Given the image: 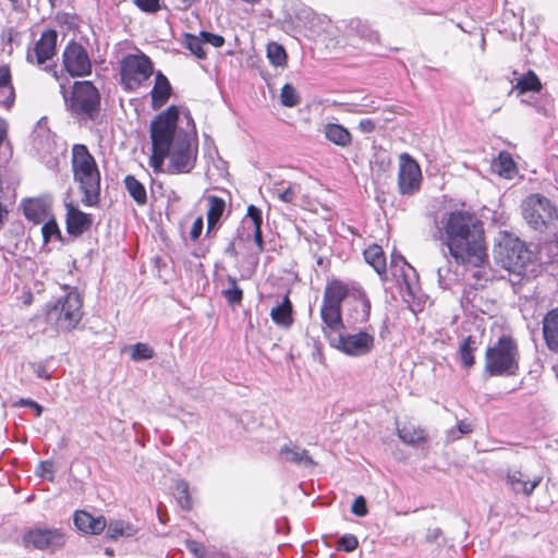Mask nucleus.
<instances>
[{"label":"nucleus","mask_w":558,"mask_h":558,"mask_svg":"<svg viewBox=\"0 0 558 558\" xmlns=\"http://www.w3.org/2000/svg\"><path fill=\"white\" fill-rule=\"evenodd\" d=\"M153 153L149 166L155 173L163 172V161L169 160L171 173H189L197 157V135L190 112L182 118L179 109L170 106L150 123Z\"/></svg>","instance_id":"obj_1"},{"label":"nucleus","mask_w":558,"mask_h":558,"mask_svg":"<svg viewBox=\"0 0 558 558\" xmlns=\"http://www.w3.org/2000/svg\"><path fill=\"white\" fill-rule=\"evenodd\" d=\"M436 238L457 265L481 267L487 262L483 223L469 210L445 213L436 221Z\"/></svg>","instance_id":"obj_2"},{"label":"nucleus","mask_w":558,"mask_h":558,"mask_svg":"<svg viewBox=\"0 0 558 558\" xmlns=\"http://www.w3.org/2000/svg\"><path fill=\"white\" fill-rule=\"evenodd\" d=\"M72 169L74 180L84 195L82 203L86 206L97 205L100 197V172L85 145L73 146Z\"/></svg>","instance_id":"obj_3"},{"label":"nucleus","mask_w":558,"mask_h":558,"mask_svg":"<svg viewBox=\"0 0 558 558\" xmlns=\"http://www.w3.org/2000/svg\"><path fill=\"white\" fill-rule=\"evenodd\" d=\"M519 350L512 338L504 336L488 347L485 369L490 376H512L519 369Z\"/></svg>","instance_id":"obj_4"},{"label":"nucleus","mask_w":558,"mask_h":558,"mask_svg":"<svg viewBox=\"0 0 558 558\" xmlns=\"http://www.w3.org/2000/svg\"><path fill=\"white\" fill-rule=\"evenodd\" d=\"M348 288L339 280L330 281L324 292L320 317L326 336L336 335L342 328L341 304Z\"/></svg>","instance_id":"obj_5"},{"label":"nucleus","mask_w":558,"mask_h":558,"mask_svg":"<svg viewBox=\"0 0 558 558\" xmlns=\"http://www.w3.org/2000/svg\"><path fill=\"white\" fill-rule=\"evenodd\" d=\"M154 74V64L142 51L128 53L120 60L121 85L125 90L134 92Z\"/></svg>","instance_id":"obj_6"},{"label":"nucleus","mask_w":558,"mask_h":558,"mask_svg":"<svg viewBox=\"0 0 558 558\" xmlns=\"http://www.w3.org/2000/svg\"><path fill=\"white\" fill-rule=\"evenodd\" d=\"M82 298L77 291H70L47 311V319L58 329L70 331L81 322Z\"/></svg>","instance_id":"obj_7"},{"label":"nucleus","mask_w":558,"mask_h":558,"mask_svg":"<svg viewBox=\"0 0 558 558\" xmlns=\"http://www.w3.org/2000/svg\"><path fill=\"white\" fill-rule=\"evenodd\" d=\"M495 259L502 268L521 275L532 260V252L517 238H505L494 251Z\"/></svg>","instance_id":"obj_8"},{"label":"nucleus","mask_w":558,"mask_h":558,"mask_svg":"<svg viewBox=\"0 0 558 558\" xmlns=\"http://www.w3.org/2000/svg\"><path fill=\"white\" fill-rule=\"evenodd\" d=\"M525 221L535 230H543L558 218L556 207L549 199L539 195H530L522 205Z\"/></svg>","instance_id":"obj_9"},{"label":"nucleus","mask_w":558,"mask_h":558,"mask_svg":"<svg viewBox=\"0 0 558 558\" xmlns=\"http://www.w3.org/2000/svg\"><path fill=\"white\" fill-rule=\"evenodd\" d=\"M331 347L350 356H362L368 354L375 343L373 332L368 330L359 331L356 333H336L328 336Z\"/></svg>","instance_id":"obj_10"},{"label":"nucleus","mask_w":558,"mask_h":558,"mask_svg":"<svg viewBox=\"0 0 558 558\" xmlns=\"http://www.w3.org/2000/svg\"><path fill=\"white\" fill-rule=\"evenodd\" d=\"M65 104L70 110L75 113H90L99 104V95L90 82H76L73 86L71 97L68 98L64 93V86L61 85Z\"/></svg>","instance_id":"obj_11"},{"label":"nucleus","mask_w":558,"mask_h":558,"mask_svg":"<svg viewBox=\"0 0 558 558\" xmlns=\"http://www.w3.org/2000/svg\"><path fill=\"white\" fill-rule=\"evenodd\" d=\"M23 543L26 547L54 551L65 543V535L59 529L34 527L25 532Z\"/></svg>","instance_id":"obj_12"},{"label":"nucleus","mask_w":558,"mask_h":558,"mask_svg":"<svg viewBox=\"0 0 558 558\" xmlns=\"http://www.w3.org/2000/svg\"><path fill=\"white\" fill-rule=\"evenodd\" d=\"M422 172L418 163L407 153L399 157L398 186L403 195H412L418 191Z\"/></svg>","instance_id":"obj_13"},{"label":"nucleus","mask_w":558,"mask_h":558,"mask_svg":"<svg viewBox=\"0 0 558 558\" xmlns=\"http://www.w3.org/2000/svg\"><path fill=\"white\" fill-rule=\"evenodd\" d=\"M63 66L73 77L86 76L92 73V61L86 49L77 44L70 43L63 51Z\"/></svg>","instance_id":"obj_14"},{"label":"nucleus","mask_w":558,"mask_h":558,"mask_svg":"<svg viewBox=\"0 0 558 558\" xmlns=\"http://www.w3.org/2000/svg\"><path fill=\"white\" fill-rule=\"evenodd\" d=\"M543 481L541 474H529L521 469L511 468L507 471L506 483L512 493L530 497Z\"/></svg>","instance_id":"obj_15"},{"label":"nucleus","mask_w":558,"mask_h":558,"mask_svg":"<svg viewBox=\"0 0 558 558\" xmlns=\"http://www.w3.org/2000/svg\"><path fill=\"white\" fill-rule=\"evenodd\" d=\"M270 194L278 201L294 206L305 207L307 197L302 194L301 184L286 180L275 181L270 189Z\"/></svg>","instance_id":"obj_16"},{"label":"nucleus","mask_w":558,"mask_h":558,"mask_svg":"<svg viewBox=\"0 0 558 558\" xmlns=\"http://www.w3.org/2000/svg\"><path fill=\"white\" fill-rule=\"evenodd\" d=\"M57 32L53 29L45 31L33 49L27 52V61L31 63L43 64L51 59L56 52Z\"/></svg>","instance_id":"obj_17"},{"label":"nucleus","mask_w":558,"mask_h":558,"mask_svg":"<svg viewBox=\"0 0 558 558\" xmlns=\"http://www.w3.org/2000/svg\"><path fill=\"white\" fill-rule=\"evenodd\" d=\"M66 208V229L72 235H80L87 231L92 226V218L89 215L81 211L72 201H64Z\"/></svg>","instance_id":"obj_18"},{"label":"nucleus","mask_w":558,"mask_h":558,"mask_svg":"<svg viewBox=\"0 0 558 558\" xmlns=\"http://www.w3.org/2000/svg\"><path fill=\"white\" fill-rule=\"evenodd\" d=\"M262 223V210L254 205H250L247 207L246 217L242 221V227L244 230H247V234L245 235V238L250 239L251 236H253L260 252L264 250Z\"/></svg>","instance_id":"obj_19"},{"label":"nucleus","mask_w":558,"mask_h":558,"mask_svg":"<svg viewBox=\"0 0 558 558\" xmlns=\"http://www.w3.org/2000/svg\"><path fill=\"white\" fill-rule=\"evenodd\" d=\"M390 267L392 269L393 277H396L398 281L402 280L405 288L412 292L416 280L415 269L408 264L404 257L400 254H392Z\"/></svg>","instance_id":"obj_20"},{"label":"nucleus","mask_w":558,"mask_h":558,"mask_svg":"<svg viewBox=\"0 0 558 558\" xmlns=\"http://www.w3.org/2000/svg\"><path fill=\"white\" fill-rule=\"evenodd\" d=\"M74 524L81 532L87 534H100L107 526L105 517H93L86 511H76L74 514Z\"/></svg>","instance_id":"obj_21"},{"label":"nucleus","mask_w":558,"mask_h":558,"mask_svg":"<svg viewBox=\"0 0 558 558\" xmlns=\"http://www.w3.org/2000/svg\"><path fill=\"white\" fill-rule=\"evenodd\" d=\"M15 90L9 65H0V107L9 110L14 105Z\"/></svg>","instance_id":"obj_22"},{"label":"nucleus","mask_w":558,"mask_h":558,"mask_svg":"<svg viewBox=\"0 0 558 558\" xmlns=\"http://www.w3.org/2000/svg\"><path fill=\"white\" fill-rule=\"evenodd\" d=\"M543 335L547 348L558 354V307L548 312L544 317Z\"/></svg>","instance_id":"obj_23"},{"label":"nucleus","mask_w":558,"mask_h":558,"mask_svg":"<svg viewBox=\"0 0 558 558\" xmlns=\"http://www.w3.org/2000/svg\"><path fill=\"white\" fill-rule=\"evenodd\" d=\"M171 85L166 75L161 72H157L155 75L154 87L150 92L151 95V106L154 109H159L162 107L171 96Z\"/></svg>","instance_id":"obj_24"},{"label":"nucleus","mask_w":558,"mask_h":558,"mask_svg":"<svg viewBox=\"0 0 558 558\" xmlns=\"http://www.w3.org/2000/svg\"><path fill=\"white\" fill-rule=\"evenodd\" d=\"M325 137L340 147H348L352 144V135L348 129L338 123H326L323 128Z\"/></svg>","instance_id":"obj_25"},{"label":"nucleus","mask_w":558,"mask_h":558,"mask_svg":"<svg viewBox=\"0 0 558 558\" xmlns=\"http://www.w3.org/2000/svg\"><path fill=\"white\" fill-rule=\"evenodd\" d=\"M308 28L315 36L324 39H331L337 35L336 25L326 16L313 14L308 21Z\"/></svg>","instance_id":"obj_26"},{"label":"nucleus","mask_w":558,"mask_h":558,"mask_svg":"<svg viewBox=\"0 0 558 558\" xmlns=\"http://www.w3.org/2000/svg\"><path fill=\"white\" fill-rule=\"evenodd\" d=\"M270 317L275 324L283 328H289L292 325V304L288 295L283 298L281 303L271 308Z\"/></svg>","instance_id":"obj_27"},{"label":"nucleus","mask_w":558,"mask_h":558,"mask_svg":"<svg viewBox=\"0 0 558 558\" xmlns=\"http://www.w3.org/2000/svg\"><path fill=\"white\" fill-rule=\"evenodd\" d=\"M280 454L283 460L299 465L312 466L314 462L305 449L298 446L286 445L281 448Z\"/></svg>","instance_id":"obj_28"},{"label":"nucleus","mask_w":558,"mask_h":558,"mask_svg":"<svg viewBox=\"0 0 558 558\" xmlns=\"http://www.w3.org/2000/svg\"><path fill=\"white\" fill-rule=\"evenodd\" d=\"M492 167L494 172L506 179H512L517 174L515 163L509 153L501 151Z\"/></svg>","instance_id":"obj_29"},{"label":"nucleus","mask_w":558,"mask_h":558,"mask_svg":"<svg viewBox=\"0 0 558 558\" xmlns=\"http://www.w3.org/2000/svg\"><path fill=\"white\" fill-rule=\"evenodd\" d=\"M365 262L371 265L375 271L383 276L386 272V257L381 246L371 245L364 251Z\"/></svg>","instance_id":"obj_30"},{"label":"nucleus","mask_w":558,"mask_h":558,"mask_svg":"<svg viewBox=\"0 0 558 558\" xmlns=\"http://www.w3.org/2000/svg\"><path fill=\"white\" fill-rule=\"evenodd\" d=\"M208 203V210H207V225H208V231H210L216 223L221 218L225 209H226V203L222 198L209 195L207 197Z\"/></svg>","instance_id":"obj_31"},{"label":"nucleus","mask_w":558,"mask_h":558,"mask_svg":"<svg viewBox=\"0 0 558 558\" xmlns=\"http://www.w3.org/2000/svg\"><path fill=\"white\" fill-rule=\"evenodd\" d=\"M399 438L408 445H417L426 440V433L420 426L407 424L398 428Z\"/></svg>","instance_id":"obj_32"},{"label":"nucleus","mask_w":558,"mask_h":558,"mask_svg":"<svg viewBox=\"0 0 558 558\" xmlns=\"http://www.w3.org/2000/svg\"><path fill=\"white\" fill-rule=\"evenodd\" d=\"M183 46L197 59H205L207 51L204 48V39L199 35L184 34L182 38Z\"/></svg>","instance_id":"obj_33"},{"label":"nucleus","mask_w":558,"mask_h":558,"mask_svg":"<svg viewBox=\"0 0 558 558\" xmlns=\"http://www.w3.org/2000/svg\"><path fill=\"white\" fill-rule=\"evenodd\" d=\"M124 183L129 194L138 205L146 204V190L137 179H135L133 175H126L124 179Z\"/></svg>","instance_id":"obj_34"},{"label":"nucleus","mask_w":558,"mask_h":558,"mask_svg":"<svg viewBox=\"0 0 558 558\" xmlns=\"http://www.w3.org/2000/svg\"><path fill=\"white\" fill-rule=\"evenodd\" d=\"M136 533L134 526L121 520L111 521L108 524L107 536L117 539L120 536L130 537Z\"/></svg>","instance_id":"obj_35"},{"label":"nucleus","mask_w":558,"mask_h":558,"mask_svg":"<svg viewBox=\"0 0 558 558\" xmlns=\"http://www.w3.org/2000/svg\"><path fill=\"white\" fill-rule=\"evenodd\" d=\"M514 88L518 89L520 94L539 92L542 89V83L533 71H529L518 81Z\"/></svg>","instance_id":"obj_36"},{"label":"nucleus","mask_w":558,"mask_h":558,"mask_svg":"<svg viewBox=\"0 0 558 558\" xmlns=\"http://www.w3.org/2000/svg\"><path fill=\"white\" fill-rule=\"evenodd\" d=\"M267 58L275 66H284L287 63L286 50L277 43H270L267 45Z\"/></svg>","instance_id":"obj_37"},{"label":"nucleus","mask_w":558,"mask_h":558,"mask_svg":"<svg viewBox=\"0 0 558 558\" xmlns=\"http://www.w3.org/2000/svg\"><path fill=\"white\" fill-rule=\"evenodd\" d=\"M438 283L441 288L448 289L458 281V275L451 270L450 262L437 269Z\"/></svg>","instance_id":"obj_38"},{"label":"nucleus","mask_w":558,"mask_h":558,"mask_svg":"<svg viewBox=\"0 0 558 558\" xmlns=\"http://www.w3.org/2000/svg\"><path fill=\"white\" fill-rule=\"evenodd\" d=\"M175 497L180 507L184 510H191L192 499L190 496V487L187 482L178 481L175 483Z\"/></svg>","instance_id":"obj_39"},{"label":"nucleus","mask_w":558,"mask_h":558,"mask_svg":"<svg viewBox=\"0 0 558 558\" xmlns=\"http://www.w3.org/2000/svg\"><path fill=\"white\" fill-rule=\"evenodd\" d=\"M33 140L38 148H44L50 142V131L47 126L46 120L38 121L36 128L33 131Z\"/></svg>","instance_id":"obj_40"},{"label":"nucleus","mask_w":558,"mask_h":558,"mask_svg":"<svg viewBox=\"0 0 558 558\" xmlns=\"http://www.w3.org/2000/svg\"><path fill=\"white\" fill-rule=\"evenodd\" d=\"M24 214L27 219L39 223L41 222V216L45 215V208L39 201L29 199L24 204Z\"/></svg>","instance_id":"obj_41"},{"label":"nucleus","mask_w":558,"mask_h":558,"mask_svg":"<svg viewBox=\"0 0 558 558\" xmlns=\"http://www.w3.org/2000/svg\"><path fill=\"white\" fill-rule=\"evenodd\" d=\"M131 359L135 362L154 357L155 351L147 343L138 342L130 347Z\"/></svg>","instance_id":"obj_42"},{"label":"nucleus","mask_w":558,"mask_h":558,"mask_svg":"<svg viewBox=\"0 0 558 558\" xmlns=\"http://www.w3.org/2000/svg\"><path fill=\"white\" fill-rule=\"evenodd\" d=\"M476 349V341L472 337H468L460 347V356L462 363L470 367L474 364L473 351Z\"/></svg>","instance_id":"obj_43"},{"label":"nucleus","mask_w":558,"mask_h":558,"mask_svg":"<svg viewBox=\"0 0 558 558\" xmlns=\"http://www.w3.org/2000/svg\"><path fill=\"white\" fill-rule=\"evenodd\" d=\"M280 100L286 107H294L300 102V97L292 85L286 84L281 89Z\"/></svg>","instance_id":"obj_44"},{"label":"nucleus","mask_w":558,"mask_h":558,"mask_svg":"<svg viewBox=\"0 0 558 558\" xmlns=\"http://www.w3.org/2000/svg\"><path fill=\"white\" fill-rule=\"evenodd\" d=\"M33 373L41 379L49 380L52 377V371H50L48 362H31L29 364Z\"/></svg>","instance_id":"obj_45"},{"label":"nucleus","mask_w":558,"mask_h":558,"mask_svg":"<svg viewBox=\"0 0 558 558\" xmlns=\"http://www.w3.org/2000/svg\"><path fill=\"white\" fill-rule=\"evenodd\" d=\"M41 232L45 242L50 241L52 238L61 239L59 227L53 218L44 223Z\"/></svg>","instance_id":"obj_46"},{"label":"nucleus","mask_w":558,"mask_h":558,"mask_svg":"<svg viewBox=\"0 0 558 558\" xmlns=\"http://www.w3.org/2000/svg\"><path fill=\"white\" fill-rule=\"evenodd\" d=\"M56 469L52 461H43L36 469V474L39 477L48 480L49 482H53L54 480Z\"/></svg>","instance_id":"obj_47"},{"label":"nucleus","mask_w":558,"mask_h":558,"mask_svg":"<svg viewBox=\"0 0 558 558\" xmlns=\"http://www.w3.org/2000/svg\"><path fill=\"white\" fill-rule=\"evenodd\" d=\"M229 283L230 287L223 291V295L229 303H239L242 300V290L233 278L229 279Z\"/></svg>","instance_id":"obj_48"},{"label":"nucleus","mask_w":558,"mask_h":558,"mask_svg":"<svg viewBox=\"0 0 558 558\" xmlns=\"http://www.w3.org/2000/svg\"><path fill=\"white\" fill-rule=\"evenodd\" d=\"M458 434L453 429H449L447 432V438L448 440L452 441L458 439L461 435H466L472 433L473 425L470 422L466 421H460L457 425Z\"/></svg>","instance_id":"obj_49"},{"label":"nucleus","mask_w":558,"mask_h":558,"mask_svg":"<svg viewBox=\"0 0 558 558\" xmlns=\"http://www.w3.org/2000/svg\"><path fill=\"white\" fill-rule=\"evenodd\" d=\"M134 2L144 12L154 13L160 10V0H134Z\"/></svg>","instance_id":"obj_50"},{"label":"nucleus","mask_w":558,"mask_h":558,"mask_svg":"<svg viewBox=\"0 0 558 558\" xmlns=\"http://www.w3.org/2000/svg\"><path fill=\"white\" fill-rule=\"evenodd\" d=\"M201 36L204 39V44L211 45L215 48H219V47L223 46V44H225V38L218 34H213V33L203 31V32H201Z\"/></svg>","instance_id":"obj_51"},{"label":"nucleus","mask_w":558,"mask_h":558,"mask_svg":"<svg viewBox=\"0 0 558 558\" xmlns=\"http://www.w3.org/2000/svg\"><path fill=\"white\" fill-rule=\"evenodd\" d=\"M351 511L357 517H365L367 514L366 501L363 496L354 499Z\"/></svg>","instance_id":"obj_52"},{"label":"nucleus","mask_w":558,"mask_h":558,"mask_svg":"<svg viewBox=\"0 0 558 558\" xmlns=\"http://www.w3.org/2000/svg\"><path fill=\"white\" fill-rule=\"evenodd\" d=\"M353 24L356 25V28L359 29L362 37H365L371 41L379 40V35L376 32L368 29V27L362 24L360 21L352 22L351 25L353 26Z\"/></svg>","instance_id":"obj_53"},{"label":"nucleus","mask_w":558,"mask_h":558,"mask_svg":"<svg viewBox=\"0 0 558 558\" xmlns=\"http://www.w3.org/2000/svg\"><path fill=\"white\" fill-rule=\"evenodd\" d=\"M186 547L197 558H208L207 557V550H206V548L202 544H199V543H197L195 541H187L186 542Z\"/></svg>","instance_id":"obj_54"},{"label":"nucleus","mask_w":558,"mask_h":558,"mask_svg":"<svg viewBox=\"0 0 558 558\" xmlns=\"http://www.w3.org/2000/svg\"><path fill=\"white\" fill-rule=\"evenodd\" d=\"M340 545L345 551H353L356 549L359 542L354 535L348 534L341 537Z\"/></svg>","instance_id":"obj_55"},{"label":"nucleus","mask_w":558,"mask_h":558,"mask_svg":"<svg viewBox=\"0 0 558 558\" xmlns=\"http://www.w3.org/2000/svg\"><path fill=\"white\" fill-rule=\"evenodd\" d=\"M360 305H361V322H366L369 317L371 312V302L364 295L361 294L359 299Z\"/></svg>","instance_id":"obj_56"},{"label":"nucleus","mask_w":558,"mask_h":558,"mask_svg":"<svg viewBox=\"0 0 558 558\" xmlns=\"http://www.w3.org/2000/svg\"><path fill=\"white\" fill-rule=\"evenodd\" d=\"M14 407H29L32 409H37V417H39L43 413V407L39 403H37L36 401L31 400V399L22 398L14 403Z\"/></svg>","instance_id":"obj_57"},{"label":"nucleus","mask_w":558,"mask_h":558,"mask_svg":"<svg viewBox=\"0 0 558 558\" xmlns=\"http://www.w3.org/2000/svg\"><path fill=\"white\" fill-rule=\"evenodd\" d=\"M202 231H203V218L198 217L197 219L194 220L193 226L191 228V238L193 240L198 239Z\"/></svg>","instance_id":"obj_58"},{"label":"nucleus","mask_w":558,"mask_h":558,"mask_svg":"<svg viewBox=\"0 0 558 558\" xmlns=\"http://www.w3.org/2000/svg\"><path fill=\"white\" fill-rule=\"evenodd\" d=\"M359 130L363 133H371L375 130V122L372 119H362L359 122Z\"/></svg>","instance_id":"obj_59"},{"label":"nucleus","mask_w":558,"mask_h":558,"mask_svg":"<svg viewBox=\"0 0 558 558\" xmlns=\"http://www.w3.org/2000/svg\"><path fill=\"white\" fill-rule=\"evenodd\" d=\"M197 0H175V8L178 10H189Z\"/></svg>","instance_id":"obj_60"},{"label":"nucleus","mask_w":558,"mask_h":558,"mask_svg":"<svg viewBox=\"0 0 558 558\" xmlns=\"http://www.w3.org/2000/svg\"><path fill=\"white\" fill-rule=\"evenodd\" d=\"M8 209L5 206L0 202V230L3 228L7 219H8Z\"/></svg>","instance_id":"obj_61"},{"label":"nucleus","mask_w":558,"mask_h":558,"mask_svg":"<svg viewBox=\"0 0 558 558\" xmlns=\"http://www.w3.org/2000/svg\"><path fill=\"white\" fill-rule=\"evenodd\" d=\"M7 135V123L3 119H0V145L2 144Z\"/></svg>","instance_id":"obj_62"},{"label":"nucleus","mask_w":558,"mask_h":558,"mask_svg":"<svg viewBox=\"0 0 558 558\" xmlns=\"http://www.w3.org/2000/svg\"><path fill=\"white\" fill-rule=\"evenodd\" d=\"M166 196L171 202H178L180 199V196L173 190H169Z\"/></svg>","instance_id":"obj_63"},{"label":"nucleus","mask_w":558,"mask_h":558,"mask_svg":"<svg viewBox=\"0 0 558 558\" xmlns=\"http://www.w3.org/2000/svg\"><path fill=\"white\" fill-rule=\"evenodd\" d=\"M105 553L107 556H110V557L113 556V550L111 548H106Z\"/></svg>","instance_id":"obj_64"}]
</instances>
